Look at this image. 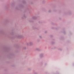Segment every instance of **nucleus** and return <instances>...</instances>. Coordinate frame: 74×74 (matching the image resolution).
<instances>
[{
    "instance_id": "f257e3e1",
    "label": "nucleus",
    "mask_w": 74,
    "mask_h": 74,
    "mask_svg": "<svg viewBox=\"0 0 74 74\" xmlns=\"http://www.w3.org/2000/svg\"><path fill=\"white\" fill-rule=\"evenodd\" d=\"M16 37L18 38H21L22 37V36L21 35H18L16 36Z\"/></svg>"
},
{
    "instance_id": "f03ea898",
    "label": "nucleus",
    "mask_w": 74,
    "mask_h": 74,
    "mask_svg": "<svg viewBox=\"0 0 74 74\" xmlns=\"http://www.w3.org/2000/svg\"><path fill=\"white\" fill-rule=\"evenodd\" d=\"M36 51H41V50H40L39 48H37L36 49Z\"/></svg>"
},
{
    "instance_id": "7ed1b4c3",
    "label": "nucleus",
    "mask_w": 74,
    "mask_h": 74,
    "mask_svg": "<svg viewBox=\"0 0 74 74\" xmlns=\"http://www.w3.org/2000/svg\"><path fill=\"white\" fill-rule=\"evenodd\" d=\"M45 55V53H42L40 54V56H44Z\"/></svg>"
},
{
    "instance_id": "20e7f679",
    "label": "nucleus",
    "mask_w": 74,
    "mask_h": 74,
    "mask_svg": "<svg viewBox=\"0 0 74 74\" xmlns=\"http://www.w3.org/2000/svg\"><path fill=\"white\" fill-rule=\"evenodd\" d=\"M32 19H37V17L36 16H33L32 17Z\"/></svg>"
},
{
    "instance_id": "39448f33",
    "label": "nucleus",
    "mask_w": 74,
    "mask_h": 74,
    "mask_svg": "<svg viewBox=\"0 0 74 74\" xmlns=\"http://www.w3.org/2000/svg\"><path fill=\"white\" fill-rule=\"evenodd\" d=\"M29 44H30V45H33V42H30Z\"/></svg>"
},
{
    "instance_id": "423d86ee",
    "label": "nucleus",
    "mask_w": 74,
    "mask_h": 74,
    "mask_svg": "<svg viewBox=\"0 0 74 74\" xmlns=\"http://www.w3.org/2000/svg\"><path fill=\"white\" fill-rule=\"evenodd\" d=\"M23 17H24V18H26V16L25 14L23 15Z\"/></svg>"
},
{
    "instance_id": "0eeeda50",
    "label": "nucleus",
    "mask_w": 74,
    "mask_h": 74,
    "mask_svg": "<svg viewBox=\"0 0 74 74\" xmlns=\"http://www.w3.org/2000/svg\"><path fill=\"white\" fill-rule=\"evenodd\" d=\"M58 49L60 51H62V49H61V48H59V49Z\"/></svg>"
},
{
    "instance_id": "6e6552de",
    "label": "nucleus",
    "mask_w": 74,
    "mask_h": 74,
    "mask_svg": "<svg viewBox=\"0 0 74 74\" xmlns=\"http://www.w3.org/2000/svg\"><path fill=\"white\" fill-rule=\"evenodd\" d=\"M49 12H51V10H49Z\"/></svg>"
},
{
    "instance_id": "1a4fd4ad",
    "label": "nucleus",
    "mask_w": 74,
    "mask_h": 74,
    "mask_svg": "<svg viewBox=\"0 0 74 74\" xmlns=\"http://www.w3.org/2000/svg\"><path fill=\"white\" fill-rule=\"evenodd\" d=\"M39 38H42V37L41 36H39Z\"/></svg>"
},
{
    "instance_id": "9d476101",
    "label": "nucleus",
    "mask_w": 74,
    "mask_h": 74,
    "mask_svg": "<svg viewBox=\"0 0 74 74\" xmlns=\"http://www.w3.org/2000/svg\"><path fill=\"white\" fill-rule=\"evenodd\" d=\"M34 74H37V73L36 72H34Z\"/></svg>"
},
{
    "instance_id": "9b49d317",
    "label": "nucleus",
    "mask_w": 74,
    "mask_h": 74,
    "mask_svg": "<svg viewBox=\"0 0 74 74\" xmlns=\"http://www.w3.org/2000/svg\"><path fill=\"white\" fill-rule=\"evenodd\" d=\"M27 46L29 45V43H27Z\"/></svg>"
},
{
    "instance_id": "f8f14e48",
    "label": "nucleus",
    "mask_w": 74,
    "mask_h": 74,
    "mask_svg": "<svg viewBox=\"0 0 74 74\" xmlns=\"http://www.w3.org/2000/svg\"><path fill=\"white\" fill-rule=\"evenodd\" d=\"M47 33V31H45V33Z\"/></svg>"
},
{
    "instance_id": "ddd939ff",
    "label": "nucleus",
    "mask_w": 74,
    "mask_h": 74,
    "mask_svg": "<svg viewBox=\"0 0 74 74\" xmlns=\"http://www.w3.org/2000/svg\"><path fill=\"white\" fill-rule=\"evenodd\" d=\"M35 29H37V28H35Z\"/></svg>"
},
{
    "instance_id": "4468645a",
    "label": "nucleus",
    "mask_w": 74,
    "mask_h": 74,
    "mask_svg": "<svg viewBox=\"0 0 74 74\" xmlns=\"http://www.w3.org/2000/svg\"><path fill=\"white\" fill-rule=\"evenodd\" d=\"M40 57V58H42V57H41V56Z\"/></svg>"
}]
</instances>
